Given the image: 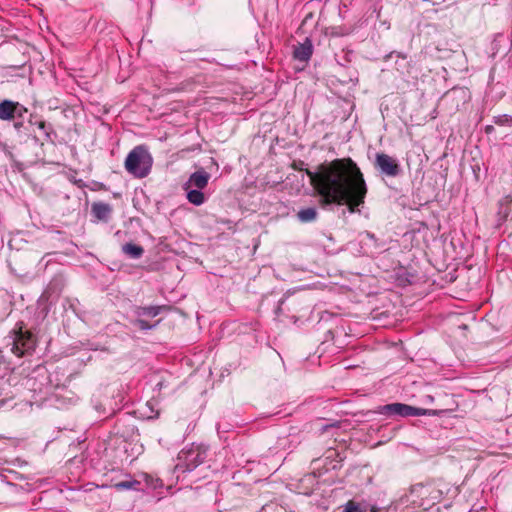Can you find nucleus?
<instances>
[{
	"label": "nucleus",
	"mask_w": 512,
	"mask_h": 512,
	"mask_svg": "<svg viewBox=\"0 0 512 512\" xmlns=\"http://www.w3.org/2000/svg\"><path fill=\"white\" fill-rule=\"evenodd\" d=\"M35 339L33 335L28 331H23L22 327L19 328L18 332H15L12 344V352L21 357L24 354L34 350Z\"/></svg>",
	"instance_id": "39448f33"
},
{
	"label": "nucleus",
	"mask_w": 512,
	"mask_h": 512,
	"mask_svg": "<svg viewBox=\"0 0 512 512\" xmlns=\"http://www.w3.org/2000/svg\"><path fill=\"white\" fill-rule=\"evenodd\" d=\"M364 235H365L368 239L373 240L374 242H376V237H375V235H374L373 233H370V232H368V231H365V232H364Z\"/></svg>",
	"instance_id": "4be33fe9"
},
{
	"label": "nucleus",
	"mask_w": 512,
	"mask_h": 512,
	"mask_svg": "<svg viewBox=\"0 0 512 512\" xmlns=\"http://www.w3.org/2000/svg\"><path fill=\"white\" fill-rule=\"evenodd\" d=\"M367 507L365 504L358 503L355 501H348L345 506L343 512H366Z\"/></svg>",
	"instance_id": "2eb2a0df"
},
{
	"label": "nucleus",
	"mask_w": 512,
	"mask_h": 512,
	"mask_svg": "<svg viewBox=\"0 0 512 512\" xmlns=\"http://www.w3.org/2000/svg\"><path fill=\"white\" fill-rule=\"evenodd\" d=\"M207 457V447L200 444H191L182 449L178 454V468L183 471H192L202 464Z\"/></svg>",
	"instance_id": "20e7f679"
},
{
	"label": "nucleus",
	"mask_w": 512,
	"mask_h": 512,
	"mask_svg": "<svg viewBox=\"0 0 512 512\" xmlns=\"http://www.w3.org/2000/svg\"><path fill=\"white\" fill-rule=\"evenodd\" d=\"M187 192V199L190 203L194 205H201L205 201L204 194L199 189L190 188L185 190Z\"/></svg>",
	"instance_id": "ddd939ff"
},
{
	"label": "nucleus",
	"mask_w": 512,
	"mask_h": 512,
	"mask_svg": "<svg viewBox=\"0 0 512 512\" xmlns=\"http://www.w3.org/2000/svg\"><path fill=\"white\" fill-rule=\"evenodd\" d=\"M19 111V102L12 100H3L0 102V120L11 121L16 117Z\"/></svg>",
	"instance_id": "6e6552de"
},
{
	"label": "nucleus",
	"mask_w": 512,
	"mask_h": 512,
	"mask_svg": "<svg viewBox=\"0 0 512 512\" xmlns=\"http://www.w3.org/2000/svg\"><path fill=\"white\" fill-rule=\"evenodd\" d=\"M318 215L315 207H307L297 212V218L302 223H310L316 220Z\"/></svg>",
	"instance_id": "9b49d317"
},
{
	"label": "nucleus",
	"mask_w": 512,
	"mask_h": 512,
	"mask_svg": "<svg viewBox=\"0 0 512 512\" xmlns=\"http://www.w3.org/2000/svg\"><path fill=\"white\" fill-rule=\"evenodd\" d=\"M22 126H23V122H21V121H20V122H15V123H14V127H15V129H17V130H19Z\"/></svg>",
	"instance_id": "5701e85b"
},
{
	"label": "nucleus",
	"mask_w": 512,
	"mask_h": 512,
	"mask_svg": "<svg viewBox=\"0 0 512 512\" xmlns=\"http://www.w3.org/2000/svg\"><path fill=\"white\" fill-rule=\"evenodd\" d=\"M27 112V109L19 103V111L16 112L17 117H22Z\"/></svg>",
	"instance_id": "412c9836"
},
{
	"label": "nucleus",
	"mask_w": 512,
	"mask_h": 512,
	"mask_svg": "<svg viewBox=\"0 0 512 512\" xmlns=\"http://www.w3.org/2000/svg\"><path fill=\"white\" fill-rule=\"evenodd\" d=\"M4 403H5V401H4V400H0V407H1V406H3V405H4Z\"/></svg>",
	"instance_id": "393cba45"
},
{
	"label": "nucleus",
	"mask_w": 512,
	"mask_h": 512,
	"mask_svg": "<svg viewBox=\"0 0 512 512\" xmlns=\"http://www.w3.org/2000/svg\"><path fill=\"white\" fill-rule=\"evenodd\" d=\"M312 53H313L312 42L309 38H306L303 43L298 44L294 48L293 54H294L295 59L302 61V62H307L311 58Z\"/></svg>",
	"instance_id": "1a4fd4ad"
},
{
	"label": "nucleus",
	"mask_w": 512,
	"mask_h": 512,
	"mask_svg": "<svg viewBox=\"0 0 512 512\" xmlns=\"http://www.w3.org/2000/svg\"><path fill=\"white\" fill-rule=\"evenodd\" d=\"M209 179L210 174L208 172L204 169L197 170L190 175L188 181L184 184V190L190 188L202 190L207 186Z\"/></svg>",
	"instance_id": "0eeeda50"
},
{
	"label": "nucleus",
	"mask_w": 512,
	"mask_h": 512,
	"mask_svg": "<svg viewBox=\"0 0 512 512\" xmlns=\"http://www.w3.org/2000/svg\"><path fill=\"white\" fill-rule=\"evenodd\" d=\"M160 313V307L158 306H148V307H141L138 309V316H149V317H155Z\"/></svg>",
	"instance_id": "dca6fc26"
},
{
	"label": "nucleus",
	"mask_w": 512,
	"mask_h": 512,
	"mask_svg": "<svg viewBox=\"0 0 512 512\" xmlns=\"http://www.w3.org/2000/svg\"><path fill=\"white\" fill-rule=\"evenodd\" d=\"M377 412L388 417L435 416L438 414L436 410L418 408L398 402L380 406L378 407Z\"/></svg>",
	"instance_id": "7ed1b4c3"
},
{
	"label": "nucleus",
	"mask_w": 512,
	"mask_h": 512,
	"mask_svg": "<svg viewBox=\"0 0 512 512\" xmlns=\"http://www.w3.org/2000/svg\"><path fill=\"white\" fill-rule=\"evenodd\" d=\"M37 126L40 130H42L43 134L45 135V137L47 139L50 138V131H51L50 125H47L44 121H40L37 123Z\"/></svg>",
	"instance_id": "6ab92c4d"
},
{
	"label": "nucleus",
	"mask_w": 512,
	"mask_h": 512,
	"mask_svg": "<svg viewBox=\"0 0 512 512\" xmlns=\"http://www.w3.org/2000/svg\"><path fill=\"white\" fill-rule=\"evenodd\" d=\"M306 174L323 205H346L350 213L364 203L367 186L363 174L351 158L335 159Z\"/></svg>",
	"instance_id": "f257e3e1"
},
{
	"label": "nucleus",
	"mask_w": 512,
	"mask_h": 512,
	"mask_svg": "<svg viewBox=\"0 0 512 512\" xmlns=\"http://www.w3.org/2000/svg\"><path fill=\"white\" fill-rule=\"evenodd\" d=\"M140 482L137 480L120 481L113 485L117 491L123 490H137Z\"/></svg>",
	"instance_id": "4468645a"
},
{
	"label": "nucleus",
	"mask_w": 512,
	"mask_h": 512,
	"mask_svg": "<svg viewBox=\"0 0 512 512\" xmlns=\"http://www.w3.org/2000/svg\"><path fill=\"white\" fill-rule=\"evenodd\" d=\"M493 129H494L493 126L488 125V126H486L485 131H486V133H491L493 131Z\"/></svg>",
	"instance_id": "b1692460"
},
{
	"label": "nucleus",
	"mask_w": 512,
	"mask_h": 512,
	"mask_svg": "<svg viewBox=\"0 0 512 512\" xmlns=\"http://www.w3.org/2000/svg\"><path fill=\"white\" fill-rule=\"evenodd\" d=\"M134 325L141 330H148L152 328V325H149L145 320L142 319L135 320Z\"/></svg>",
	"instance_id": "aec40b11"
},
{
	"label": "nucleus",
	"mask_w": 512,
	"mask_h": 512,
	"mask_svg": "<svg viewBox=\"0 0 512 512\" xmlns=\"http://www.w3.org/2000/svg\"><path fill=\"white\" fill-rule=\"evenodd\" d=\"M111 212H112V209L109 204L100 202V203H94L92 205V213L99 220L107 221L108 218L110 217Z\"/></svg>",
	"instance_id": "9d476101"
},
{
	"label": "nucleus",
	"mask_w": 512,
	"mask_h": 512,
	"mask_svg": "<svg viewBox=\"0 0 512 512\" xmlns=\"http://www.w3.org/2000/svg\"><path fill=\"white\" fill-rule=\"evenodd\" d=\"M2 363V358L0 357V364Z\"/></svg>",
	"instance_id": "a878e982"
},
{
	"label": "nucleus",
	"mask_w": 512,
	"mask_h": 512,
	"mask_svg": "<svg viewBox=\"0 0 512 512\" xmlns=\"http://www.w3.org/2000/svg\"><path fill=\"white\" fill-rule=\"evenodd\" d=\"M153 158L143 145L133 148L126 157L125 169L137 178L146 177L152 168Z\"/></svg>",
	"instance_id": "f03ea898"
},
{
	"label": "nucleus",
	"mask_w": 512,
	"mask_h": 512,
	"mask_svg": "<svg viewBox=\"0 0 512 512\" xmlns=\"http://www.w3.org/2000/svg\"><path fill=\"white\" fill-rule=\"evenodd\" d=\"M509 202L510 201L505 200V204H503L502 202L500 203V210H499L498 214L500 215V219L502 221L506 220L509 215V207H508Z\"/></svg>",
	"instance_id": "a211bd4d"
},
{
	"label": "nucleus",
	"mask_w": 512,
	"mask_h": 512,
	"mask_svg": "<svg viewBox=\"0 0 512 512\" xmlns=\"http://www.w3.org/2000/svg\"><path fill=\"white\" fill-rule=\"evenodd\" d=\"M375 167L388 177H396L401 172L398 161L385 153H377L375 156Z\"/></svg>",
	"instance_id": "423d86ee"
},
{
	"label": "nucleus",
	"mask_w": 512,
	"mask_h": 512,
	"mask_svg": "<svg viewBox=\"0 0 512 512\" xmlns=\"http://www.w3.org/2000/svg\"><path fill=\"white\" fill-rule=\"evenodd\" d=\"M122 251L132 259H139L144 253V249L140 245L133 243L124 244L122 246Z\"/></svg>",
	"instance_id": "f8f14e48"
},
{
	"label": "nucleus",
	"mask_w": 512,
	"mask_h": 512,
	"mask_svg": "<svg viewBox=\"0 0 512 512\" xmlns=\"http://www.w3.org/2000/svg\"><path fill=\"white\" fill-rule=\"evenodd\" d=\"M494 123L500 126H512V115L502 114L495 116Z\"/></svg>",
	"instance_id": "f3484780"
}]
</instances>
